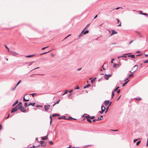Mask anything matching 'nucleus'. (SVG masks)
<instances>
[{
	"label": "nucleus",
	"instance_id": "nucleus-37",
	"mask_svg": "<svg viewBox=\"0 0 148 148\" xmlns=\"http://www.w3.org/2000/svg\"><path fill=\"white\" fill-rule=\"evenodd\" d=\"M141 142V141L140 140H139L136 143V145L138 146V145Z\"/></svg>",
	"mask_w": 148,
	"mask_h": 148
},
{
	"label": "nucleus",
	"instance_id": "nucleus-38",
	"mask_svg": "<svg viewBox=\"0 0 148 148\" xmlns=\"http://www.w3.org/2000/svg\"><path fill=\"white\" fill-rule=\"evenodd\" d=\"M36 108H38V107H42V106H41V105H37L36 106Z\"/></svg>",
	"mask_w": 148,
	"mask_h": 148
},
{
	"label": "nucleus",
	"instance_id": "nucleus-33",
	"mask_svg": "<svg viewBox=\"0 0 148 148\" xmlns=\"http://www.w3.org/2000/svg\"><path fill=\"white\" fill-rule=\"evenodd\" d=\"M21 80H19L18 82L16 84V86H17L19 85V84L21 82Z\"/></svg>",
	"mask_w": 148,
	"mask_h": 148
},
{
	"label": "nucleus",
	"instance_id": "nucleus-10",
	"mask_svg": "<svg viewBox=\"0 0 148 148\" xmlns=\"http://www.w3.org/2000/svg\"><path fill=\"white\" fill-rule=\"evenodd\" d=\"M112 33L110 35V36H112L113 35L117 33V32L114 30H112Z\"/></svg>",
	"mask_w": 148,
	"mask_h": 148
},
{
	"label": "nucleus",
	"instance_id": "nucleus-54",
	"mask_svg": "<svg viewBox=\"0 0 148 148\" xmlns=\"http://www.w3.org/2000/svg\"><path fill=\"white\" fill-rule=\"evenodd\" d=\"M116 20L117 21V23H119V20L117 18H116Z\"/></svg>",
	"mask_w": 148,
	"mask_h": 148
},
{
	"label": "nucleus",
	"instance_id": "nucleus-44",
	"mask_svg": "<svg viewBox=\"0 0 148 148\" xmlns=\"http://www.w3.org/2000/svg\"><path fill=\"white\" fill-rule=\"evenodd\" d=\"M135 99L138 100H140L141 99V98L139 97L138 98H135Z\"/></svg>",
	"mask_w": 148,
	"mask_h": 148
},
{
	"label": "nucleus",
	"instance_id": "nucleus-13",
	"mask_svg": "<svg viewBox=\"0 0 148 148\" xmlns=\"http://www.w3.org/2000/svg\"><path fill=\"white\" fill-rule=\"evenodd\" d=\"M35 103H30L28 104V106H34L35 105Z\"/></svg>",
	"mask_w": 148,
	"mask_h": 148
},
{
	"label": "nucleus",
	"instance_id": "nucleus-56",
	"mask_svg": "<svg viewBox=\"0 0 148 148\" xmlns=\"http://www.w3.org/2000/svg\"><path fill=\"white\" fill-rule=\"evenodd\" d=\"M99 112L101 114H102L103 113V112H102L101 110L99 111Z\"/></svg>",
	"mask_w": 148,
	"mask_h": 148
},
{
	"label": "nucleus",
	"instance_id": "nucleus-63",
	"mask_svg": "<svg viewBox=\"0 0 148 148\" xmlns=\"http://www.w3.org/2000/svg\"><path fill=\"white\" fill-rule=\"evenodd\" d=\"M52 116L50 115V117H49L50 120H52Z\"/></svg>",
	"mask_w": 148,
	"mask_h": 148
},
{
	"label": "nucleus",
	"instance_id": "nucleus-12",
	"mask_svg": "<svg viewBox=\"0 0 148 148\" xmlns=\"http://www.w3.org/2000/svg\"><path fill=\"white\" fill-rule=\"evenodd\" d=\"M86 114V115H87V116H88V117H89L88 118L90 119H94V118H95V116H90V115H88V114Z\"/></svg>",
	"mask_w": 148,
	"mask_h": 148
},
{
	"label": "nucleus",
	"instance_id": "nucleus-53",
	"mask_svg": "<svg viewBox=\"0 0 148 148\" xmlns=\"http://www.w3.org/2000/svg\"><path fill=\"white\" fill-rule=\"evenodd\" d=\"M144 63H148V60H145V61L144 62Z\"/></svg>",
	"mask_w": 148,
	"mask_h": 148
},
{
	"label": "nucleus",
	"instance_id": "nucleus-19",
	"mask_svg": "<svg viewBox=\"0 0 148 148\" xmlns=\"http://www.w3.org/2000/svg\"><path fill=\"white\" fill-rule=\"evenodd\" d=\"M128 57H130L134 59L135 58V56L134 55L132 54L131 55H129L128 56Z\"/></svg>",
	"mask_w": 148,
	"mask_h": 148
},
{
	"label": "nucleus",
	"instance_id": "nucleus-20",
	"mask_svg": "<svg viewBox=\"0 0 148 148\" xmlns=\"http://www.w3.org/2000/svg\"><path fill=\"white\" fill-rule=\"evenodd\" d=\"M18 103V101L16 100L15 102L12 104V106H14L16 105Z\"/></svg>",
	"mask_w": 148,
	"mask_h": 148
},
{
	"label": "nucleus",
	"instance_id": "nucleus-28",
	"mask_svg": "<svg viewBox=\"0 0 148 148\" xmlns=\"http://www.w3.org/2000/svg\"><path fill=\"white\" fill-rule=\"evenodd\" d=\"M133 75H134V74H133V73H132L129 74V75L128 77H129L130 78V77H133Z\"/></svg>",
	"mask_w": 148,
	"mask_h": 148
},
{
	"label": "nucleus",
	"instance_id": "nucleus-1",
	"mask_svg": "<svg viewBox=\"0 0 148 148\" xmlns=\"http://www.w3.org/2000/svg\"><path fill=\"white\" fill-rule=\"evenodd\" d=\"M14 107L16 108H18V110H20L23 112L25 113L27 112L26 110L25 109L24 107L21 105H19L18 104Z\"/></svg>",
	"mask_w": 148,
	"mask_h": 148
},
{
	"label": "nucleus",
	"instance_id": "nucleus-22",
	"mask_svg": "<svg viewBox=\"0 0 148 148\" xmlns=\"http://www.w3.org/2000/svg\"><path fill=\"white\" fill-rule=\"evenodd\" d=\"M9 52H10V54L11 55H14V54H16V53L15 52H14L13 51H10Z\"/></svg>",
	"mask_w": 148,
	"mask_h": 148
},
{
	"label": "nucleus",
	"instance_id": "nucleus-8",
	"mask_svg": "<svg viewBox=\"0 0 148 148\" xmlns=\"http://www.w3.org/2000/svg\"><path fill=\"white\" fill-rule=\"evenodd\" d=\"M83 34V35H85L86 34H87V33H88L89 31L88 30H86L85 31L84 29H83L82 31Z\"/></svg>",
	"mask_w": 148,
	"mask_h": 148
},
{
	"label": "nucleus",
	"instance_id": "nucleus-43",
	"mask_svg": "<svg viewBox=\"0 0 148 148\" xmlns=\"http://www.w3.org/2000/svg\"><path fill=\"white\" fill-rule=\"evenodd\" d=\"M103 116L102 115H101L100 116V118H99V121L100 120H102V119H103Z\"/></svg>",
	"mask_w": 148,
	"mask_h": 148
},
{
	"label": "nucleus",
	"instance_id": "nucleus-16",
	"mask_svg": "<svg viewBox=\"0 0 148 148\" xmlns=\"http://www.w3.org/2000/svg\"><path fill=\"white\" fill-rule=\"evenodd\" d=\"M90 86H91V85L90 84H88L87 85H86V86H85L84 87V89L86 88H88V87Z\"/></svg>",
	"mask_w": 148,
	"mask_h": 148
},
{
	"label": "nucleus",
	"instance_id": "nucleus-61",
	"mask_svg": "<svg viewBox=\"0 0 148 148\" xmlns=\"http://www.w3.org/2000/svg\"><path fill=\"white\" fill-rule=\"evenodd\" d=\"M134 41V40H132L131 41H130V42H129V45H130L131 43H132Z\"/></svg>",
	"mask_w": 148,
	"mask_h": 148
},
{
	"label": "nucleus",
	"instance_id": "nucleus-50",
	"mask_svg": "<svg viewBox=\"0 0 148 148\" xmlns=\"http://www.w3.org/2000/svg\"><path fill=\"white\" fill-rule=\"evenodd\" d=\"M68 92V91L67 90H65V91L64 92V94H67Z\"/></svg>",
	"mask_w": 148,
	"mask_h": 148
},
{
	"label": "nucleus",
	"instance_id": "nucleus-41",
	"mask_svg": "<svg viewBox=\"0 0 148 148\" xmlns=\"http://www.w3.org/2000/svg\"><path fill=\"white\" fill-rule=\"evenodd\" d=\"M79 89V87L78 86H77L74 88L75 89Z\"/></svg>",
	"mask_w": 148,
	"mask_h": 148
},
{
	"label": "nucleus",
	"instance_id": "nucleus-62",
	"mask_svg": "<svg viewBox=\"0 0 148 148\" xmlns=\"http://www.w3.org/2000/svg\"><path fill=\"white\" fill-rule=\"evenodd\" d=\"M9 116H10V114H8V115L5 118V119H8L9 117Z\"/></svg>",
	"mask_w": 148,
	"mask_h": 148
},
{
	"label": "nucleus",
	"instance_id": "nucleus-11",
	"mask_svg": "<svg viewBox=\"0 0 148 148\" xmlns=\"http://www.w3.org/2000/svg\"><path fill=\"white\" fill-rule=\"evenodd\" d=\"M58 119L59 120H60V119H64L66 120V116H60L59 117H58Z\"/></svg>",
	"mask_w": 148,
	"mask_h": 148
},
{
	"label": "nucleus",
	"instance_id": "nucleus-42",
	"mask_svg": "<svg viewBox=\"0 0 148 148\" xmlns=\"http://www.w3.org/2000/svg\"><path fill=\"white\" fill-rule=\"evenodd\" d=\"M52 116L53 117H55V116H56V113H54V114H53L52 115Z\"/></svg>",
	"mask_w": 148,
	"mask_h": 148
},
{
	"label": "nucleus",
	"instance_id": "nucleus-64",
	"mask_svg": "<svg viewBox=\"0 0 148 148\" xmlns=\"http://www.w3.org/2000/svg\"><path fill=\"white\" fill-rule=\"evenodd\" d=\"M73 90H71L69 91H68V92L69 93H71L73 91Z\"/></svg>",
	"mask_w": 148,
	"mask_h": 148
},
{
	"label": "nucleus",
	"instance_id": "nucleus-9",
	"mask_svg": "<svg viewBox=\"0 0 148 148\" xmlns=\"http://www.w3.org/2000/svg\"><path fill=\"white\" fill-rule=\"evenodd\" d=\"M135 32L137 33V35L139 36V37L140 38L143 37V36H142V35L140 34V32L137 31H135Z\"/></svg>",
	"mask_w": 148,
	"mask_h": 148
},
{
	"label": "nucleus",
	"instance_id": "nucleus-45",
	"mask_svg": "<svg viewBox=\"0 0 148 148\" xmlns=\"http://www.w3.org/2000/svg\"><path fill=\"white\" fill-rule=\"evenodd\" d=\"M23 101L26 102V99L25 98V96L23 97Z\"/></svg>",
	"mask_w": 148,
	"mask_h": 148
},
{
	"label": "nucleus",
	"instance_id": "nucleus-39",
	"mask_svg": "<svg viewBox=\"0 0 148 148\" xmlns=\"http://www.w3.org/2000/svg\"><path fill=\"white\" fill-rule=\"evenodd\" d=\"M60 101V99H59L58 101H57L56 103H54L55 104H57L59 103V101Z\"/></svg>",
	"mask_w": 148,
	"mask_h": 148
},
{
	"label": "nucleus",
	"instance_id": "nucleus-52",
	"mask_svg": "<svg viewBox=\"0 0 148 148\" xmlns=\"http://www.w3.org/2000/svg\"><path fill=\"white\" fill-rule=\"evenodd\" d=\"M114 58H112L111 61V63H113V61L114 60Z\"/></svg>",
	"mask_w": 148,
	"mask_h": 148
},
{
	"label": "nucleus",
	"instance_id": "nucleus-57",
	"mask_svg": "<svg viewBox=\"0 0 148 148\" xmlns=\"http://www.w3.org/2000/svg\"><path fill=\"white\" fill-rule=\"evenodd\" d=\"M91 132H93L94 133H96L97 132V131L96 130H94L93 131H91Z\"/></svg>",
	"mask_w": 148,
	"mask_h": 148
},
{
	"label": "nucleus",
	"instance_id": "nucleus-58",
	"mask_svg": "<svg viewBox=\"0 0 148 148\" xmlns=\"http://www.w3.org/2000/svg\"><path fill=\"white\" fill-rule=\"evenodd\" d=\"M111 130L114 132L117 131L118 130Z\"/></svg>",
	"mask_w": 148,
	"mask_h": 148
},
{
	"label": "nucleus",
	"instance_id": "nucleus-55",
	"mask_svg": "<svg viewBox=\"0 0 148 148\" xmlns=\"http://www.w3.org/2000/svg\"><path fill=\"white\" fill-rule=\"evenodd\" d=\"M35 147L34 145H33L32 147H30L29 148H35Z\"/></svg>",
	"mask_w": 148,
	"mask_h": 148
},
{
	"label": "nucleus",
	"instance_id": "nucleus-5",
	"mask_svg": "<svg viewBox=\"0 0 148 148\" xmlns=\"http://www.w3.org/2000/svg\"><path fill=\"white\" fill-rule=\"evenodd\" d=\"M119 88V86H117V87L114 89V91L116 92L117 93H119L120 92V89H118Z\"/></svg>",
	"mask_w": 148,
	"mask_h": 148
},
{
	"label": "nucleus",
	"instance_id": "nucleus-27",
	"mask_svg": "<svg viewBox=\"0 0 148 148\" xmlns=\"http://www.w3.org/2000/svg\"><path fill=\"white\" fill-rule=\"evenodd\" d=\"M72 119H73V118H72L71 116H69L68 118H66V120H71Z\"/></svg>",
	"mask_w": 148,
	"mask_h": 148
},
{
	"label": "nucleus",
	"instance_id": "nucleus-34",
	"mask_svg": "<svg viewBox=\"0 0 148 148\" xmlns=\"http://www.w3.org/2000/svg\"><path fill=\"white\" fill-rule=\"evenodd\" d=\"M24 106L25 108L27 107V106H28L27 105V102H25L24 103Z\"/></svg>",
	"mask_w": 148,
	"mask_h": 148
},
{
	"label": "nucleus",
	"instance_id": "nucleus-29",
	"mask_svg": "<svg viewBox=\"0 0 148 148\" xmlns=\"http://www.w3.org/2000/svg\"><path fill=\"white\" fill-rule=\"evenodd\" d=\"M29 95H32L33 97H34L35 95H37V94L36 93H33L29 94Z\"/></svg>",
	"mask_w": 148,
	"mask_h": 148
},
{
	"label": "nucleus",
	"instance_id": "nucleus-47",
	"mask_svg": "<svg viewBox=\"0 0 148 148\" xmlns=\"http://www.w3.org/2000/svg\"><path fill=\"white\" fill-rule=\"evenodd\" d=\"M120 8V7H117V8H114V9H112V10H118V9H119V8Z\"/></svg>",
	"mask_w": 148,
	"mask_h": 148
},
{
	"label": "nucleus",
	"instance_id": "nucleus-48",
	"mask_svg": "<svg viewBox=\"0 0 148 148\" xmlns=\"http://www.w3.org/2000/svg\"><path fill=\"white\" fill-rule=\"evenodd\" d=\"M17 87V86H15L14 87V88H12L11 89V90H14L15 89V88H16V87Z\"/></svg>",
	"mask_w": 148,
	"mask_h": 148
},
{
	"label": "nucleus",
	"instance_id": "nucleus-6",
	"mask_svg": "<svg viewBox=\"0 0 148 148\" xmlns=\"http://www.w3.org/2000/svg\"><path fill=\"white\" fill-rule=\"evenodd\" d=\"M18 110V108H16L15 107H14L12 110H11V113H14L16 112Z\"/></svg>",
	"mask_w": 148,
	"mask_h": 148
},
{
	"label": "nucleus",
	"instance_id": "nucleus-36",
	"mask_svg": "<svg viewBox=\"0 0 148 148\" xmlns=\"http://www.w3.org/2000/svg\"><path fill=\"white\" fill-rule=\"evenodd\" d=\"M5 48L8 50V51L9 52L10 51L8 47L5 45Z\"/></svg>",
	"mask_w": 148,
	"mask_h": 148
},
{
	"label": "nucleus",
	"instance_id": "nucleus-21",
	"mask_svg": "<svg viewBox=\"0 0 148 148\" xmlns=\"http://www.w3.org/2000/svg\"><path fill=\"white\" fill-rule=\"evenodd\" d=\"M130 81V80H128L127 81H125L122 85V86H125V85L128 82Z\"/></svg>",
	"mask_w": 148,
	"mask_h": 148
},
{
	"label": "nucleus",
	"instance_id": "nucleus-46",
	"mask_svg": "<svg viewBox=\"0 0 148 148\" xmlns=\"http://www.w3.org/2000/svg\"><path fill=\"white\" fill-rule=\"evenodd\" d=\"M105 110V108H103V109H101V110L102 112H104Z\"/></svg>",
	"mask_w": 148,
	"mask_h": 148
},
{
	"label": "nucleus",
	"instance_id": "nucleus-49",
	"mask_svg": "<svg viewBox=\"0 0 148 148\" xmlns=\"http://www.w3.org/2000/svg\"><path fill=\"white\" fill-rule=\"evenodd\" d=\"M48 47H43L42 48V50H44L45 49H46V48H47Z\"/></svg>",
	"mask_w": 148,
	"mask_h": 148
},
{
	"label": "nucleus",
	"instance_id": "nucleus-14",
	"mask_svg": "<svg viewBox=\"0 0 148 148\" xmlns=\"http://www.w3.org/2000/svg\"><path fill=\"white\" fill-rule=\"evenodd\" d=\"M109 102L110 101L109 100H106L104 101L103 103H104V104L105 105H106L108 104L109 103Z\"/></svg>",
	"mask_w": 148,
	"mask_h": 148
},
{
	"label": "nucleus",
	"instance_id": "nucleus-4",
	"mask_svg": "<svg viewBox=\"0 0 148 148\" xmlns=\"http://www.w3.org/2000/svg\"><path fill=\"white\" fill-rule=\"evenodd\" d=\"M112 76V75L111 74H105L104 76V77L106 79L108 80L109 78L111 77Z\"/></svg>",
	"mask_w": 148,
	"mask_h": 148
},
{
	"label": "nucleus",
	"instance_id": "nucleus-15",
	"mask_svg": "<svg viewBox=\"0 0 148 148\" xmlns=\"http://www.w3.org/2000/svg\"><path fill=\"white\" fill-rule=\"evenodd\" d=\"M48 135H47V136H45L42 138V139L43 140H45L47 139L48 137H47Z\"/></svg>",
	"mask_w": 148,
	"mask_h": 148
},
{
	"label": "nucleus",
	"instance_id": "nucleus-32",
	"mask_svg": "<svg viewBox=\"0 0 148 148\" xmlns=\"http://www.w3.org/2000/svg\"><path fill=\"white\" fill-rule=\"evenodd\" d=\"M99 121V118L98 117L97 119H94L93 120V122H95V121Z\"/></svg>",
	"mask_w": 148,
	"mask_h": 148
},
{
	"label": "nucleus",
	"instance_id": "nucleus-18",
	"mask_svg": "<svg viewBox=\"0 0 148 148\" xmlns=\"http://www.w3.org/2000/svg\"><path fill=\"white\" fill-rule=\"evenodd\" d=\"M131 53H126V54H124L122 56H121L122 58L123 57V58H126L127 57L125 56V55H128L130 54H131Z\"/></svg>",
	"mask_w": 148,
	"mask_h": 148
},
{
	"label": "nucleus",
	"instance_id": "nucleus-26",
	"mask_svg": "<svg viewBox=\"0 0 148 148\" xmlns=\"http://www.w3.org/2000/svg\"><path fill=\"white\" fill-rule=\"evenodd\" d=\"M119 65V64H114L113 65V68H115L116 67V66H118Z\"/></svg>",
	"mask_w": 148,
	"mask_h": 148
},
{
	"label": "nucleus",
	"instance_id": "nucleus-31",
	"mask_svg": "<svg viewBox=\"0 0 148 148\" xmlns=\"http://www.w3.org/2000/svg\"><path fill=\"white\" fill-rule=\"evenodd\" d=\"M114 91H112V95H111V98H112L114 95Z\"/></svg>",
	"mask_w": 148,
	"mask_h": 148
},
{
	"label": "nucleus",
	"instance_id": "nucleus-24",
	"mask_svg": "<svg viewBox=\"0 0 148 148\" xmlns=\"http://www.w3.org/2000/svg\"><path fill=\"white\" fill-rule=\"evenodd\" d=\"M50 51V50H49V51H47L44 52V53H41V54H40V55H43V54H45L47 53H48V52H49Z\"/></svg>",
	"mask_w": 148,
	"mask_h": 148
},
{
	"label": "nucleus",
	"instance_id": "nucleus-51",
	"mask_svg": "<svg viewBox=\"0 0 148 148\" xmlns=\"http://www.w3.org/2000/svg\"><path fill=\"white\" fill-rule=\"evenodd\" d=\"M112 103V102H111V101L110 102L108 107H109L111 105V104Z\"/></svg>",
	"mask_w": 148,
	"mask_h": 148
},
{
	"label": "nucleus",
	"instance_id": "nucleus-3",
	"mask_svg": "<svg viewBox=\"0 0 148 148\" xmlns=\"http://www.w3.org/2000/svg\"><path fill=\"white\" fill-rule=\"evenodd\" d=\"M38 142L40 143V145L42 146L45 147L47 143L45 142L43 140H40V141H38Z\"/></svg>",
	"mask_w": 148,
	"mask_h": 148
},
{
	"label": "nucleus",
	"instance_id": "nucleus-25",
	"mask_svg": "<svg viewBox=\"0 0 148 148\" xmlns=\"http://www.w3.org/2000/svg\"><path fill=\"white\" fill-rule=\"evenodd\" d=\"M109 108V107H107L106 109L105 108V113H106L107 112Z\"/></svg>",
	"mask_w": 148,
	"mask_h": 148
},
{
	"label": "nucleus",
	"instance_id": "nucleus-7",
	"mask_svg": "<svg viewBox=\"0 0 148 148\" xmlns=\"http://www.w3.org/2000/svg\"><path fill=\"white\" fill-rule=\"evenodd\" d=\"M89 117H88L87 115L85 116L84 117V119H87V121L89 123H91L92 121L90 120V119L88 118Z\"/></svg>",
	"mask_w": 148,
	"mask_h": 148
},
{
	"label": "nucleus",
	"instance_id": "nucleus-23",
	"mask_svg": "<svg viewBox=\"0 0 148 148\" xmlns=\"http://www.w3.org/2000/svg\"><path fill=\"white\" fill-rule=\"evenodd\" d=\"M96 78V77H95L93 79L91 80V83L92 84L93 83V82L95 81V79Z\"/></svg>",
	"mask_w": 148,
	"mask_h": 148
},
{
	"label": "nucleus",
	"instance_id": "nucleus-59",
	"mask_svg": "<svg viewBox=\"0 0 148 148\" xmlns=\"http://www.w3.org/2000/svg\"><path fill=\"white\" fill-rule=\"evenodd\" d=\"M105 108V107H104L102 104L101 106V109H103V108Z\"/></svg>",
	"mask_w": 148,
	"mask_h": 148
},
{
	"label": "nucleus",
	"instance_id": "nucleus-60",
	"mask_svg": "<svg viewBox=\"0 0 148 148\" xmlns=\"http://www.w3.org/2000/svg\"><path fill=\"white\" fill-rule=\"evenodd\" d=\"M121 95H120V96L119 97H118V98L116 100V101H118V100H119L120 99V97H121Z\"/></svg>",
	"mask_w": 148,
	"mask_h": 148
},
{
	"label": "nucleus",
	"instance_id": "nucleus-2",
	"mask_svg": "<svg viewBox=\"0 0 148 148\" xmlns=\"http://www.w3.org/2000/svg\"><path fill=\"white\" fill-rule=\"evenodd\" d=\"M50 105L49 104H47V105H45L44 106L45 110V111H47L49 109H50L51 111L52 110V109L51 108H50Z\"/></svg>",
	"mask_w": 148,
	"mask_h": 148
},
{
	"label": "nucleus",
	"instance_id": "nucleus-17",
	"mask_svg": "<svg viewBox=\"0 0 148 148\" xmlns=\"http://www.w3.org/2000/svg\"><path fill=\"white\" fill-rule=\"evenodd\" d=\"M35 55V54H33L31 55H27L25 56V57L26 58H31L34 56Z\"/></svg>",
	"mask_w": 148,
	"mask_h": 148
},
{
	"label": "nucleus",
	"instance_id": "nucleus-30",
	"mask_svg": "<svg viewBox=\"0 0 148 148\" xmlns=\"http://www.w3.org/2000/svg\"><path fill=\"white\" fill-rule=\"evenodd\" d=\"M140 14H142L143 15H145V16H148V14L146 13H140Z\"/></svg>",
	"mask_w": 148,
	"mask_h": 148
},
{
	"label": "nucleus",
	"instance_id": "nucleus-40",
	"mask_svg": "<svg viewBox=\"0 0 148 148\" xmlns=\"http://www.w3.org/2000/svg\"><path fill=\"white\" fill-rule=\"evenodd\" d=\"M49 143L50 145H52L53 144V143L52 141H50L49 142Z\"/></svg>",
	"mask_w": 148,
	"mask_h": 148
},
{
	"label": "nucleus",
	"instance_id": "nucleus-35",
	"mask_svg": "<svg viewBox=\"0 0 148 148\" xmlns=\"http://www.w3.org/2000/svg\"><path fill=\"white\" fill-rule=\"evenodd\" d=\"M83 33L82 32L81 33L79 34V36H78V37H79V38H80L81 36H82L83 35Z\"/></svg>",
	"mask_w": 148,
	"mask_h": 148
}]
</instances>
